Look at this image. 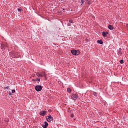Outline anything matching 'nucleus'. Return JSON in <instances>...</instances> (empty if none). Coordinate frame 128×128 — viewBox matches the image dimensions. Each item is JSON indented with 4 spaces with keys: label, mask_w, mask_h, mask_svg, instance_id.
<instances>
[{
    "label": "nucleus",
    "mask_w": 128,
    "mask_h": 128,
    "mask_svg": "<svg viewBox=\"0 0 128 128\" xmlns=\"http://www.w3.org/2000/svg\"><path fill=\"white\" fill-rule=\"evenodd\" d=\"M71 52L72 54H74V56H78V54H80V50H71Z\"/></svg>",
    "instance_id": "1"
},
{
    "label": "nucleus",
    "mask_w": 128,
    "mask_h": 128,
    "mask_svg": "<svg viewBox=\"0 0 128 128\" xmlns=\"http://www.w3.org/2000/svg\"><path fill=\"white\" fill-rule=\"evenodd\" d=\"M46 118L47 122H52V120H54V118H52L50 115L46 117Z\"/></svg>",
    "instance_id": "2"
},
{
    "label": "nucleus",
    "mask_w": 128,
    "mask_h": 128,
    "mask_svg": "<svg viewBox=\"0 0 128 128\" xmlns=\"http://www.w3.org/2000/svg\"><path fill=\"white\" fill-rule=\"evenodd\" d=\"M78 95L76 94H72L71 95V98L72 100H78Z\"/></svg>",
    "instance_id": "3"
},
{
    "label": "nucleus",
    "mask_w": 128,
    "mask_h": 128,
    "mask_svg": "<svg viewBox=\"0 0 128 128\" xmlns=\"http://www.w3.org/2000/svg\"><path fill=\"white\" fill-rule=\"evenodd\" d=\"M35 90L36 92H40L42 90V86H36L35 88Z\"/></svg>",
    "instance_id": "4"
},
{
    "label": "nucleus",
    "mask_w": 128,
    "mask_h": 128,
    "mask_svg": "<svg viewBox=\"0 0 128 128\" xmlns=\"http://www.w3.org/2000/svg\"><path fill=\"white\" fill-rule=\"evenodd\" d=\"M48 124L46 122H44L43 124H42V126L44 128H48Z\"/></svg>",
    "instance_id": "5"
},
{
    "label": "nucleus",
    "mask_w": 128,
    "mask_h": 128,
    "mask_svg": "<svg viewBox=\"0 0 128 128\" xmlns=\"http://www.w3.org/2000/svg\"><path fill=\"white\" fill-rule=\"evenodd\" d=\"M46 110L41 111L40 112V116H46Z\"/></svg>",
    "instance_id": "6"
},
{
    "label": "nucleus",
    "mask_w": 128,
    "mask_h": 128,
    "mask_svg": "<svg viewBox=\"0 0 128 128\" xmlns=\"http://www.w3.org/2000/svg\"><path fill=\"white\" fill-rule=\"evenodd\" d=\"M108 28H109V30H114V26H112L111 24L108 25Z\"/></svg>",
    "instance_id": "7"
},
{
    "label": "nucleus",
    "mask_w": 128,
    "mask_h": 128,
    "mask_svg": "<svg viewBox=\"0 0 128 128\" xmlns=\"http://www.w3.org/2000/svg\"><path fill=\"white\" fill-rule=\"evenodd\" d=\"M108 34V32H102V34L103 36L106 37V34Z\"/></svg>",
    "instance_id": "8"
},
{
    "label": "nucleus",
    "mask_w": 128,
    "mask_h": 128,
    "mask_svg": "<svg viewBox=\"0 0 128 128\" xmlns=\"http://www.w3.org/2000/svg\"><path fill=\"white\" fill-rule=\"evenodd\" d=\"M97 42L98 44H104V42H102V40H98L97 41Z\"/></svg>",
    "instance_id": "9"
},
{
    "label": "nucleus",
    "mask_w": 128,
    "mask_h": 128,
    "mask_svg": "<svg viewBox=\"0 0 128 128\" xmlns=\"http://www.w3.org/2000/svg\"><path fill=\"white\" fill-rule=\"evenodd\" d=\"M36 75L37 76H40L41 78H42L44 76V75L40 73H36Z\"/></svg>",
    "instance_id": "10"
},
{
    "label": "nucleus",
    "mask_w": 128,
    "mask_h": 128,
    "mask_svg": "<svg viewBox=\"0 0 128 128\" xmlns=\"http://www.w3.org/2000/svg\"><path fill=\"white\" fill-rule=\"evenodd\" d=\"M67 92H68L69 93H70L72 92V90L70 88H68Z\"/></svg>",
    "instance_id": "11"
},
{
    "label": "nucleus",
    "mask_w": 128,
    "mask_h": 128,
    "mask_svg": "<svg viewBox=\"0 0 128 128\" xmlns=\"http://www.w3.org/2000/svg\"><path fill=\"white\" fill-rule=\"evenodd\" d=\"M120 64H124V60H122L120 61Z\"/></svg>",
    "instance_id": "12"
},
{
    "label": "nucleus",
    "mask_w": 128,
    "mask_h": 128,
    "mask_svg": "<svg viewBox=\"0 0 128 128\" xmlns=\"http://www.w3.org/2000/svg\"><path fill=\"white\" fill-rule=\"evenodd\" d=\"M8 86L4 88V90H8Z\"/></svg>",
    "instance_id": "13"
},
{
    "label": "nucleus",
    "mask_w": 128,
    "mask_h": 128,
    "mask_svg": "<svg viewBox=\"0 0 128 128\" xmlns=\"http://www.w3.org/2000/svg\"><path fill=\"white\" fill-rule=\"evenodd\" d=\"M18 12H22V9L19 8L18 9Z\"/></svg>",
    "instance_id": "14"
},
{
    "label": "nucleus",
    "mask_w": 128,
    "mask_h": 128,
    "mask_svg": "<svg viewBox=\"0 0 128 128\" xmlns=\"http://www.w3.org/2000/svg\"><path fill=\"white\" fill-rule=\"evenodd\" d=\"M16 92V90H12V94H14Z\"/></svg>",
    "instance_id": "15"
},
{
    "label": "nucleus",
    "mask_w": 128,
    "mask_h": 128,
    "mask_svg": "<svg viewBox=\"0 0 128 128\" xmlns=\"http://www.w3.org/2000/svg\"><path fill=\"white\" fill-rule=\"evenodd\" d=\"M69 22H70V24H72L73 22V20H70Z\"/></svg>",
    "instance_id": "16"
},
{
    "label": "nucleus",
    "mask_w": 128,
    "mask_h": 128,
    "mask_svg": "<svg viewBox=\"0 0 128 128\" xmlns=\"http://www.w3.org/2000/svg\"><path fill=\"white\" fill-rule=\"evenodd\" d=\"M36 80H38V82H40V78H37Z\"/></svg>",
    "instance_id": "17"
},
{
    "label": "nucleus",
    "mask_w": 128,
    "mask_h": 128,
    "mask_svg": "<svg viewBox=\"0 0 128 128\" xmlns=\"http://www.w3.org/2000/svg\"><path fill=\"white\" fill-rule=\"evenodd\" d=\"M84 0H81V4H84Z\"/></svg>",
    "instance_id": "18"
},
{
    "label": "nucleus",
    "mask_w": 128,
    "mask_h": 128,
    "mask_svg": "<svg viewBox=\"0 0 128 128\" xmlns=\"http://www.w3.org/2000/svg\"><path fill=\"white\" fill-rule=\"evenodd\" d=\"M8 94H9L10 96H12V92H10L8 93Z\"/></svg>",
    "instance_id": "19"
},
{
    "label": "nucleus",
    "mask_w": 128,
    "mask_h": 128,
    "mask_svg": "<svg viewBox=\"0 0 128 128\" xmlns=\"http://www.w3.org/2000/svg\"><path fill=\"white\" fill-rule=\"evenodd\" d=\"M44 78H46V74H44Z\"/></svg>",
    "instance_id": "20"
},
{
    "label": "nucleus",
    "mask_w": 128,
    "mask_h": 128,
    "mask_svg": "<svg viewBox=\"0 0 128 128\" xmlns=\"http://www.w3.org/2000/svg\"><path fill=\"white\" fill-rule=\"evenodd\" d=\"M32 80L33 82H36V79H33Z\"/></svg>",
    "instance_id": "21"
},
{
    "label": "nucleus",
    "mask_w": 128,
    "mask_h": 128,
    "mask_svg": "<svg viewBox=\"0 0 128 128\" xmlns=\"http://www.w3.org/2000/svg\"><path fill=\"white\" fill-rule=\"evenodd\" d=\"M68 26H70V24L68 23Z\"/></svg>",
    "instance_id": "22"
},
{
    "label": "nucleus",
    "mask_w": 128,
    "mask_h": 128,
    "mask_svg": "<svg viewBox=\"0 0 128 128\" xmlns=\"http://www.w3.org/2000/svg\"><path fill=\"white\" fill-rule=\"evenodd\" d=\"M71 118H74V114L71 115Z\"/></svg>",
    "instance_id": "23"
},
{
    "label": "nucleus",
    "mask_w": 128,
    "mask_h": 128,
    "mask_svg": "<svg viewBox=\"0 0 128 128\" xmlns=\"http://www.w3.org/2000/svg\"><path fill=\"white\" fill-rule=\"evenodd\" d=\"M119 54H122V52H119Z\"/></svg>",
    "instance_id": "24"
},
{
    "label": "nucleus",
    "mask_w": 128,
    "mask_h": 128,
    "mask_svg": "<svg viewBox=\"0 0 128 128\" xmlns=\"http://www.w3.org/2000/svg\"><path fill=\"white\" fill-rule=\"evenodd\" d=\"M88 4H90V2H88Z\"/></svg>",
    "instance_id": "25"
},
{
    "label": "nucleus",
    "mask_w": 128,
    "mask_h": 128,
    "mask_svg": "<svg viewBox=\"0 0 128 128\" xmlns=\"http://www.w3.org/2000/svg\"><path fill=\"white\" fill-rule=\"evenodd\" d=\"M94 95L96 96V93H95V94H94Z\"/></svg>",
    "instance_id": "26"
}]
</instances>
